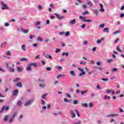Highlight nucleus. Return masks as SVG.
I'll list each match as a JSON object with an SVG mask.
<instances>
[{
  "label": "nucleus",
  "mask_w": 124,
  "mask_h": 124,
  "mask_svg": "<svg viewBox=\"0 0 124 124\" xmlns=\"http://www.w3.org/2000/svg\"><path fill=\"white\" fill-rule=\"evenodd\" d=\"M1 5L2 6V7H1V9H2V10L9 9V7L7 6V5L3 3V2H1Z\"/></svg>",
  "instance_id": "nucleus-1"
},
{
  "label": "nucleus",
  "mask_w": 124,
  "mask_h": 124,
  "mask_svg": "<svg viewBox=\"0 0 124 124\" xmlns=\"http://www.w3.org/2000/svg\"><path fill=\"white\" fill-rule=\"evenodd\" d=\"M32 102H33V100L32 99L30 100L24 104V106L25 107L29 106V105H31V104Z\"/></svg>",
  "instance_id": "nucleus-2"
},
{
  "label": "nucleus",
  "mask_w": 124,
  "mask_h": 124,
  "mask_svg": "<svg viewBox=\"0 0 124 124\" xmlns=\"http://www.w3.org/2000/svg\"><path fill=\"white\" fill-rule=\"evenodd\" d=\"M54 15L56 16V17L58 20H62V19H64V16H61L57 13H54Z\"/></svg>",
  "instance_id": "nucleus-3"
},
{
  "label": "nucleus",
  "mask_w": 124,
  "mask_h": 124,
  "mask_svg": "<svg viewBox=\"0 0 124 124\" xmlns=\"http://www.w3.org/2000/svg\"><path fill=\"white\" fill-rule=\"evenodd\" d=\"M4 110H6V111H8V110H9V107L7 106H3L1 109V110H0V113H1V112H3Z\"/></svg>",
  "instance_id": "nucleus-4"
},
{
  "label": "nucleus",
  "mask_w": 124,
  "mask_h": 124,
  "mask_svg": "<svg viewBox=\"0 0 124 124\" xmlns=\"http://www.w3.org/2000/svg\"><path fill=\"white\" fill-rule=\"evenodd\" d=\"M30 65H31V66H33L34 67H37V64L35 62H31V63H29Z\"/></svg>",
  "instance_id": "nucleus-5"
},
{
  "label": "nucleus",
  "mask_w": 124,
  "mask_h": 124,
  "mask_svg": "<svg viewBox=\"0 0 124 124\" xmlns=\"http://www.w3.org/2000/svg\"><path fill=\"white\" fill-rule=\"evenodd\" d=\"M5 46H6V42H4L1 44L0 47V48H5Z\"/></svg>",
  "instance_id": "nucleus-6"
},
{
  "label": "nucleus",
  "mask_w": 124,
  "mask_h": 124,
  "mask_svg": "<svg viewBox=\"0 0 124 124\" xmlns=\"http://www.w3.org/2000/svg\"><path fill=\"white\" fill-rule=\"evenodd\" d=\"M28 66L27 67L26 70L27 71H31V66L30 65V64H28Z\"/></svg>",
  "instance_id": "nucleus-7"
},
{
  "label": "nucleus",
  "mask_w": 124,
  "mask_h": 124,
  "mask_svg": "<svg viewBox=\"0 0 124 124\" xmlns=\"http://www.w3.org/2000/svg\"><path fill=\"white\" fill-rule=\"evenodd\" d=\"M70 112L71 114L72 119H74V118H75V113L72 110H70Z\"/></svg>",
  "instance_id": "nucleus-8"
},
{
  "label": "nucleus",
  "mask_w": 124,
  "mask_h": 124,
  "mask_svg": "<svg viewBox=\"0 0 124 124\" xmlns=\"http://www.w3.org/2000/svg\"><path fill=\"white\" fill-rule=\"evenodd\" d=\"M70 24L71 25H74L75 24H76V20L74 19L71 20V21L70 22Z\"/></svg>",
  "instance_id": "nucleus-9"
},
{
  "label": "nucleus",
  "mask_w": 124,
  "mask_h": 124,
  "mask_svg": "<svg viewBox=\"0 0 124 124\" xmlns=\"http://www.w3.org/2000/svg\"><path fill=\"white\" fill-rule=\"evenodd\" d=\"M99 5L101 7V9L99 10V11L103 12L104 11V9H103V5L101 3H99Z\"/></svg>",
  "instance_id": "nucleus-10"
},
{
  "label": "nucleus",
  "mask_w": 124,
  "mask_h": 124,
  "mask_svg": "<svg viewBox=\"0 0 124 124\" xmlns=\"http://www.w3.org/2000/svg\"><path fill=\"white\" fill-rule=\"evenodd\" d=\"M18 93H19V91L15 90L13 93V95H14V96L16 95Z\"/></svg>",
  "instance_id": "nucleus-11"
},
{
  "label": "nucleus",
  "mask_w": 124,
  "mask_h": 124,
  "mask_svg": "<svg viewBox=\"0 0 124 124\" xmlns=\"http://www.w3.org/2000/svg\"><path fill=\"white\" fill-rule=\"evenodd\" d=\"M21 30L24 32V33H28L29 32V30H25L23 29V28H21Z\"/></svg>",
  "instance_id": "nucleus-12"
},
{
  "label": "nucleus",
  "mask_w": 124,
  "mask_h": 124,
  "mask_svg": "<svg viewBox=\"0 0 124 124\" xmlns=\"http://www.w3.org/2000/svg\"><path fill=\"white\" fill-rule=\"evenodd\" d=\"M87 5L88 6H90V7H92L93 4V2L89 1L87 3Z\"/></svg>",
  "instance_id": "nucleus-13"
},
{
  "label": "nucleus",
  "mask_w": 124,
  "mask_h": 124,
  "mask_svg": "<svg viewBox=\"0 0 124 124\" xmlns=\"http://www.w3.org/2000/svg\"><path fill=\"white\" fill-rule=\"evenodd\" d=\"M117 116H119V114L116 113V114H110L109 115V117H117Z\"/></svg>",
  "instance_id": "nucleus-14"
},
{
  "label": "nucleus",
  "mask_w": 124,
  "mask_h": 124,
  "mask_svg": "<svg viewBox=\"0 0 124 124\" xmlns=\"http://www.w3.org/2000/svg\"><path fill=\"white\" fill-rule=\"evenodd\" d=\"M16 86L18 87L19 88H22V87H23V86L22 85V83H21V82L16 83Z\"/></svg>",
  "instance_id": "nucleus-15"
},
{
  "label": "nucleus",
  "mask_w": 124,
  "mask_h": 124,
  "mask_svg": "<svg viewBox=\"0 0 124 124\" xmlns=\"http://www.w3.org/2000/svg\"><path fill=\"white\" fill-rule=\"evenodd\" d=\"M60 77H65V75H64V74L59 75L57 77V79H59V78H60Z\"/></svg>",
  "instance_id": "nucleus-16"
},
{
  "label": "nucleus",
  "mask_w": 124,
  "mask_h": 124,
  "mask_svg": "<svg viewBox=\"0 0 124 124\" xmlns=\"http://www.w3.org/2000/svg\"><path fill=\"white\" fill-rule=\"evenodd\" d=\"M116 71H118V68H114L111 70V72L113 73V72H116Z\"/></svg>",
  "instance_id": "nucleus-17"
},
{
  "label": "nucleus",
  "mask_w": 124,
  "mask_h": 124,
  "mask_svg": "<svg viewBox=\"0 0 124 124\" xmlns=\"http://www.w3.org/2000/svg\"><path fill=\"white\" fill-rule=\"evenodd\" d=\"M104 32H109V28H105L104 29Z\"/></svg>",
  "instance_id": "nucleus-18"
},
{
  "label": "nucleus",
  "mask_w": 124,
  "mask_h": 124,
  "mask_svg": "<svg viewBox=\"0 0 124 124\" xmlns=\"http://www.w3.org/2000/svg\"><path fill=\"white\" fill-rule=\"evenodd\" d=\"M83 22H87V23H90L91 22H93V20L91 19H84L83 20Z\"/></svg>",
  "instance_id": "nucleus-19"
},
{
  "label": "nucleus",
  "mask_w": 124,
  "mask_h": 124,
  "mask_svg": "<svg viewBox=\"0 0 124 124\" xmlns=\"http://www.w3.org/2000/svg\"><path fill=\"white\" fill-rule=\"evenodd\" d=\"M45 57L46 58H48V59H50V60H52L53 59V58L52 57V56H51V55H45Z\"/></svg>",
  "instance_id": "nucleus-20"
},
{
  "label": "nucleus",
  "mask_w": 124,
  "mask_h": 124,
  "mask_svg": "<svg viewBox=\"0 0 124 124\" xmlns=\"http://www.w3.org/2000/svg\"><path fill=\"white\" fill-rule=\"evenodd\" d=\"M70 74L72 75V76H75V73H74V71L73 70L70 71Z\"/></svg>",
  "instance_id": "nucleus-21"
},
{
  "label": "nucleus",
  "mask_w": 124,
  "mask_h": 124,
  "mask_svg": "<svg viewBox=\"0 0 124 124\" xmlns=\"http://www.w3.org/2000/svg\"><path fill=\"white\" fill-rule=\"evenodd\" d=\"M21 49L23 51H26V46L25 45H23L22 46Z\"/></svg>",
  "instance_id": "nucleus-22"
},
{
  "label": "nucleus",
  "mask_w": 124,
  "mask_h": 124,
  "mask_svg": "<svg viewBox=\"0 0 124 124\" xmlns=\"http://www.w3.org/2000/svg\"><path fill=\"white\" fill-rule=\"evenodd\" d=\"M8 118H9V116H5L4 118V120L5 122H7V120L8 119Z\"/></svg>",
  "instance_id": "nucleus-23"
},
{
  "label": "nucleus",
  "mask_w": 124,
  "mask_h": 124,
  "mask_svg": "<svg viewBox=\"0 0 124 124\" xmlns=\"http://www.w3.org/2000/svg\"><path fill=\"white\" fill-rule=\"evenodd\" d=\"M122 32V31L121 30L115 31L113 32V34H117V33H121Z\"/></svg>",
  "instance_id": "nucleus-24"
},
{
  "label": "nucleus",
  "mask_w": 124,
  "mask_h": 124,
  "mask_svg": "<svg viewBox=\"0 0 124 124\" xmlns=\"http://www.w3.org/2000/svg\"><path fill=\"white\" fill-rule=\"evenodd\" d=\"M101 80H102V81H104V82H108V78H101Z\"/></svg>",
  "instance_id": "nucleus-25"
},
{
  "label": "nucleus",
  "mask_w": 124,
  "mask_h": 124,
  "mask_svg": "<svg viewBox=\"0 0 124 124\" xmlns=\"http://www.w3.org/2000/svg\"><path fill=\"white\" fill-rule=\"evenodd\" d=\"M112 92H113V89L108 90L106 91L107 93H112Z\"/></svg>",
  "instance_id": "nucleus-26"
},
{
  "label": "nucleus",
  "mask_w": 124,
  "mask_h": 124,
  "mask_svg": "<svg viewBox=\"0 0 124 124\" xmlns=\"http://www.w3.org/2000/svg\"><path fill=\"white\" fill-rule=\"evenodd\" d=\"M105 27V24H102L99 25V28H101V29H103Z\"/></svg>",
  "instance_id": "nucleus-27"
},
{
  "label": "nucleus",
  "mask_w": 124,
  "mask_h": 124,
  "mask_svg": "<svg viewBox=\"0 0 124 124\" xmlns=\"http://www.w3.org/2000/svg\"><path fill=\"white\" fill-rule=\"evenodd\" d=\"M17 106H21V105H22V101H18L17 103Z\"/></svg>",
  "instance_id": "nucleus-28"
},
{
  "label": "nucleus",
  "mask_w": 124,
  "mask_h": 124,
  "mask_svg": "<svg viewBox=\"0 0 124 124\" xmlns=\"http://www.w3.org/2000/svg\"><path fill=\"white\" fill-rule=\"evenodd\" d=\"M101 40H104V39H103V38H101L100 40H98L97 41V44H99V43H101Z\"/></svg>",
  "instance_id": "nucleus-29"
},
{
  "label": "nucleus",
  "mask_w": 124,
  "mask_h": 124,
  "mask_svg": "<svg viewBox=\"0 0 124 124\" xmlns=\"http://www.w3.org/2000/svg\"><path fill=\"white\" fill-rule=\"evenodd\" d=\"M65 56H66V57H67L69 56V54H68V52H66V53L63 52L62 53V56H65Z\"/></svg>",
  "instance_id": "nucleus-30"
},
{
  "label": "nucleus",
  "mask_w": 124,
  "mask_h": 124,
  "mask_svg": "<svg viewBox=\"0 0 124 124\" xmlns=\"http://www.w3.org/2000/svg\"><path fill=\"white\" fill-rule=\"evenodd\" d=\"M37 41H43V39H42V38H41V37H38Z\"/></svg>",
  "instance_id": "nucleus-31"
},
{
  "label": "nucleus",
  "mask_w": 124,
  "mask_h": 124,
  "mask_svg": "<svg viewBox=\"0 0 124 124\" xmlns=\"http://www.w3.org/2000/svg\"><path fill=\"white\" fill-rule=\"evenodd\" d=\"M8 69H9V71H10L11 72H14V68H9Z\"/></svg>",
  "instance_id": "nucleus-32"
},
{
  "label": "nucleus",
  "mask_w": 124,
  "mask_h": 124,
  "mask_svg": "<svg viewBox=\"0 0 124 124\" xmlns=\"http://www.w3.org/2000/svg\"><path fill=\"white\" fill-rule=\"evenodd\" d=\"M46 96H47V94H45L42 96V98L44 99H46Z\"/></svg>",
  "instance_id": "nucleus-33"
},
{
  "label": "nucleus",
  "mask_w": 124,
  "mask_h": 124,
  "mask_svg": "<svg viewBox=\"0 0 124 124\" xmlns=\"http://www.w3.org/2000/svg\"><path fill=\"white\" fill-rule=\"evenodd\" d=\"M75 111H76V112H77V115L78 117H80V113H79V111H78V110L75 109Z\"/></svg>",
  "instance_id": "nucleus-34"
},
{
  "label": "nucleus",
  "mask_w": 124,
  "mask_h": 124,
  "mask_svg": "<svg viewBox=\"0 0 124 124\" xmlns=\"http://www.w3.org/2000/svg\"><path fill=\"white\" fill-rule=\"evenodd\" d=\"M86 72H82V73L79 74V76H82V75H85Z\"/></svg>",
  "instance_id": "nucleus-35"
},
{
  "label": "nucleus",
  "mask_w": 124,
  "mask_h": 124,
  "mask_svg": "<svg viewBox=\"0 0 124 124\" xmlns=\"http://www.w3.org/2000/svg\"><path fill=\"white\" fill-rule=\"evenodd\" d=\"M81 94L82 95H84V93H88V90H85V91H81Z\"/></svg>",
  "instance_id": "nucleus-36"
},
{
  "label": "nucleus",
  "mask_w": 124,
  "mask_h": 124,
  "mask_svg": "<svg viewBox=\"0 0 124 124\" xmlns=\"http://www.w3.org/2000/svg\"><path fill=\"white\" fill-rule=\"evenodd\" d=\"M96 89L97 90H102V89H101V87H100V85H99L98 84L97 85Z\"/></svg>",
  "instance_id": "nucleus-37"
},
{
  "label": "nucleus",
  "mask_w": 124,
  "mask_h": 124,
  "mask_svg": "<svg viewBox=\"0 0 124 124\" xmlns=\"http://www.w3.org/2000/svg\"><path fill=\"white\" fill-rule=\"evenodd\" d=\"M116 50H117V51H119V52H122V50L121 49V48H120L119 46H117Z\"/></svg>",
  "instance_id": "nucleus-38"
},
{
  "label": "nucleus",
  "mask_w": 124,
  "mask_h": 124,
  "mask_svg": "<svg viewBox=\"0 0 124 124\" xmlns=\"http://www.w3.org/2000/svg\"><path fill=\"white\" fill-rule=\"evenodd\" d=\"M56 68L58 69V70H62V67L59 66L56 67Z\"/></svg>",
  "instance_id": "nucleus-39"
},
{
  "label": "nucleus",
  "mask_w": 124,
  "mask_h": 124,
  "mask_svg": "<svg viewBox=\"0 0 124 124\" xmlns=\"http://www.w3.org/2000/svg\"><path fill=\"white\" fill-rule=\"evenodd\" d=\"M81 106H84V107H86L87 108V107H88V104L87 103L82 104Z\"/></svg>",
  "instance_id": "nucleus-40"
},
{
  "label": "nucleus",
  "mask_w": 124,
  "mask_h": 124,
  "mask_svg": "<svg viewBox=\"0 0 124 124\" xmlns=\"http://www.w3.org/2000/svg\"><path fill=\"white\" fill-rule=\"evenodd\" d=\"M39 86L40 87V88H44V87H45V84H40L39 85Z\"/></svg>",
  "instance_id": "nucleus-41"
},
{
  "label": "nucleus",
  "mask_w": 124,
  "mask_h": 124,
  "mask_svg": "<svg viewBox=\"0 0 124 124\" xmlns=\"http://www.w3.org/2000/svg\"><path fill=\"white\" fill-rule=\"evenodd\" d=\"M33 37H35V36H34L33 35H30L29 38H30V39H33Z\"/></svg>",
  "instance_id": "nucleus-42"
},
{
  "label": "nucleus",
  "mask_w": 124,
  "mask_h": 124,
  "mask_svg": "<svg viewBox=\"0 0 124 124\" xmlns=\"http://www.w3.org/2000/svg\"><path fill=\"white\" fill-rule=\"evenodd\" d=\"M19 80H20V78H15L13 81L14 82H18V81H19Z\"/></svg>",
  "instance_id": "nucleus-43"
},
{
  "label": "nucleus",
  "mask_w": 124,
  "mask_h": 124,
  "mask_svg": "<svg viewBox=\"0 0 124 124\" xmlns=\"http://www.w3.org/2000/svg\"><path fill=\"white\" fill-rule=\"evenodd\" d=\"M86 14H89V12L85 11L82 13V15H86Z\"/></svg>",
  "instance_id": "nucleus-44"
},
{
  "label": "nucleus",
  "mask_w": 124,
  "mask_h": 124,
  "mask_svg": "<svg viewBox=\"0 0 124 124\" xmlns=\"http://www.w3.org/2000/svg\"><path fill=\"white\" fill-rule=\"evenodd\" d=\"M22 118H23V115L21 114L18 117V120L19 121V122H21V119H22Z\"/></svg>",
  "instance_id": "nucleus-45"
},
{
  "label": "nucleus",
  "mask_w": 124,
  "mask_h": 124,
  "mask_svg": "<svg viewBox=\"0 0 124 124\" xmlns=\"http://www.w3.org/2000/svg\"><path fill=\"white\" fill-rule=\"evenodd\" d=\"M89 107H90V108H93V103H90L89 104Z\"/></svg>",
  "instance_id": "nucleus-46"
},
{
  "label": "nucleus",
  "mask_w": 124,
  "mask_h": 124,
  "mask_svg": "<svg viewBox=\"0 0 124 124\" xmlns=\"http://www.w3.org/2000/svg\"><path fill=\"white\" fill-rule=\"evenodd\" d=\"M107 62L108 63H110V62H113V59H109L108 60H107Z\"/></svg>",
  "instance_id": "nucleus-47"
},
{
  "label": "nucleus",
  "mask_w": 124,
  "mask_h": 124,
  "mask_svg": "<svg viewBox=\"0 0 124 124\" xmlns=\"http://www.w3.org/2000/svg\"><path fill=\"white\" fill-rule=\"evenodd\" d=\"M59 52H61V49L56 48V50L55 51V53H59Z\"/></svg>",
  "instance_id": "nucleus-48"
},
{
  "label": "nucleus",
  "mask_w": 124,
  "mask_h": 124,
  "mask_svg": "<svg viewBox=\"0 0 124 124\" xmlns=\"http://www.w3.org/2000/svg\"><path fill=\"white\" fill-rule=\"evenodd\" d=\"M82 8H83V9H86V8H88V6H86V5L83 4L82 6Z\"/></svg>",
  "instance_id": "nucleus-49"
},
{
  "label": "nucleus",
  "mask_w": 124,
  "mask_h": 124,
  "mask_svg": "<svg viewBox=\"0 0 124 124\" xmlns=\"http://www.w3.org/2000/svg\"><path fill=\"white\" fill-rule=\"evenodd\" d=\"M64 101L65 102H68V103L70 102V101H69L68 99H67V98H64Z\"/></svg>",
  "instance_id": "nucleus-50"
},
{
  "label": "nucleus",
  "mask_w": 124,
  "mask_h": 124,
  "mask_svg": "<svg viewBox=\"0 0 124 124\" xmlns=\"http://www.w3.org/2000/svg\"><path fill=\"white\" fill-rule=\"evenodd\" d=\"M70 33V32H69V31H68L65 33V36H67V35H69Z\"/></svg>",
  "instance_id": "nucleus-51"
},
{
  "label": "nucleus",
  "mask_w": 124,
  "mask_h": 124,
  "mask_svg": "<svg viewBox=\"0 0 124 124\" xmlns=\"http://www.w3.org/2000/svg\"><path fill=\"white\" fill-rule=\"evenodd\" d=\"M107 98H108V99H110V98H111V97H110L109 96L105 95V99H106Z\"/></svg>",
  "instance_id": "nucleus-52"
},
{
  "label": "nucleus",
  "mask_w": 124,
  "mask_h": 124,
  "mask_svg": "<svg viewBox=\"0 0 124 124\" xmlns=\"http://www.w3.org/2000/svg\"><path fill=\"white\" fill-rule=\"evenodd\" d=\"M17 72H21V68H20V67H17Z\"/></svg>",
  "instance_id": "nucleus-53"
},
{
  "label": "nucleus",
  "mask_w": 124,
  "mask_h": 124,
  "mask_svg": "<svg viewBox=\"0 0 124 124\" xmlns=\"http://www.w3.org/2000/svg\"><path fill=\"white\" fill-rule=\"evenodd\" d=\"M38 81L39 83H44V80H42L40 79H38Z\"/></svg>",
  "instance_id": "nucleus-54"
},
{
  "label": "nucleus",
  "mask_w": 124,
  "mask_h": 124,
  "mask_svg": "<svg viewBox=\"0 0 124 124\" xmlns=\"http://www.w3.org/2000/svg\"><path fill=\"white\" fill-rule=\"evenodd\" d=\"M6 66L8 69L9 68V63L6 62Z\"/></svg>",
  "instance_id": "nucleus-55"
},
{
  "label": "nucleus",
  "mask_w": 124,
  "mask_h": 124,
  "mask_svg": "<svg viewBox=\"0 0 124 124\" xmlns=\"http://www.w3.org/2000/svg\"><path fill=\"white\" fill-rule=\"evenodd\" d=\"M46 70L47 71H51V67H46Z\"/></svg>",
  "instance_id": "nucleus-56"
},
{
  "label": "nucleus",
  "mask_w": 124,
  "mask_h": 124,
  "mask_svg": "<svg viewBox=\"0 0 124 124\" xmlns=\"http://www.w3.org/2000/svg\"><path fill=\"white\" fill-rule=\"evenodd\" d=\"M16 115H17V112H15V113L14 114L13 116L12 117V118L13 119H14V118H15V117H16Z\"/></svg>",
  "instance_id": "nucleus-57"
},
{
  "label": "nucleus",
  "mask_w": 124,
  "mask_h": 124,
  "mask_svg": "<svg viewBox=\"0 0 124 124\" xmlns=\"http://www.w3.org/2000/svg\"><path fill=\"white\" fill-rule=\"evenodd\" d=\"M13 119H14V118H13L12 117H11V118L9 119V123H12V122H13Z\"/></svg>",
  "instance_id": "nucleus-58"
},
{
  "label": "nucleus",
  "mask_w": 124,
  "mask_h": 124,
  "mask_svg": "<svg viewBox=\"0 0 124 124\" xmlns=\"http://www.w3.org/2000/svg\"><path fill=\"white\" fill-rule=\"evenodd\" d=\"M118 41H120V39L119 38H116V40L114 41V43H118Z\"/></svg>",
  "instance_id": "nucleus-59"
},
{
  "label": "nucleus",
  "mask_w": 124,
  "mask_h": 124,
  "mask_svg": "<svg viewBox=\"0 0 124 124\" xmlns=\"http://www.w3.org/2000/svg\"><path fill=\"white\" fill-rule=\"evenodd\" d=\"M38 9L40 10V9H42V6L40 5H39L38 6Z\"/></svg>",
  "instance_id": "nucleus-60"
},
{
  "label": "nucleus",
  "mask_w": 124,
  "mask_h": 124,
  "mask_svg": "<svg viewBox=\"0 0 124 124\" xmlns=\"http://www.w3.org/2000/svg\"><path fill=\"white\" fill-rule=\"evenodd\" d=\"M20 61H27V59L26 58H21Z\"/></svg>",
  "instance_id": "nucleus-61"
},
{
  "label": "nucleus",
  "mask_w": 124,
  "mask_h": 124,
  "mask_svg": "<svg viewBox=\"0 0 124 124\" xmlns=\"http://www.w3.org/2000/svg\"><path fill=\"white\" fill-rule=\"evenodd\" d=\"M4 26H5V27H9V24L8 23L6 22V23H5Z\"/></svg>",
  "instance_id": "nucleus-62"
},
{
  "label": "nucleus",
  "mask_w": 124,
  "mask_h": 124,
  "mask_svg": "<svg viewBox=\"0 0 124 124\" xmlns=\"http://www.w3.org/2000/svg\"><path fill=\"white\" fill-rule=\"evenodd\" d=\"M77 103H78V100H76L74 101V104L76 105V104H77Z\"/></svg>",
  "instance_id": "nucleus-63"
},
{
  "label": "nucleus",
  "mask_w": 124,
  "mask_h": 124,
  "mask_svg": "<svg viewBox=\"0 0 124 124\" xmlns=\"http://www.w3.org/2000/svg\"><path fill=\"white\" fill-rule=\"evenodd\" d=\"M121 18H123L124 17V14H121L120 15Z\"/></svg>",
  "instance_id": "nucleus-64"
}]
</instances>
